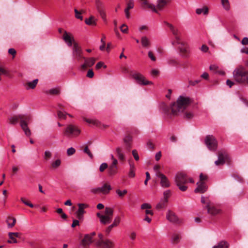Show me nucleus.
<instances>
[{
	"mask_svg": "<svg viewBox=\"0 0 248 248\" xmlns=\"http://www.w3.org/2000/svg\"><path fill=\"white\" fill-rule=\"evenodd\" d=\"M190 103V100L187 97L179 96L176 102L169 106L162 102L160 108L163 112L169 118L172 116L177 115L179 113L184 112Z\"/></svg>",
	"mask_w": 248,
	"mask_h": 248,
	"instance_id": "nucleus-1",
	"label": "nucleus"
},
{
	"mask_svg": "<svg viewBox=\"0 0 248 248\" xmlns=\"http://www.w3.org/2000/svg\"><path fill=\"white\" fill-rule=\"evenodd\" d=\"M31 115L28 114H18L14 115L8 118L9 123L11 124L15 125L18 121L20 122V125L27 136H30L31 132L28 127V123L31 121Z\"/></svg>",
	"mask_w": 248,
	"mask_h": 248,
	"instance_id": "nucleus-2",
	"label": "nucleus"
},
{
	"mask_svg": "<svg viewBox=\"0 0 248 248\" xmlns=\"http://www.w3.org/2000/svg\"><path fill=\"white\" fill-rule=\"evenodd\" d=\"M233 77L234 80L242 84H248V70L244 67L240 65L233 72Z\"/></svg>",
	"mask_w": 248,
	"mask_h": 248,
	"instance_id": "nucleus-3",
	"label": "nucleus"
},
{
	"mask_svg": "<svg viewBox=\"0 0 248 248\" xmlns=\"http://www.w3.org/2000/svg\"><path fill=\"white\" fill-rule=\"evenodd\" d=\"M189 181L191 183H194V180L188 178L186 174L180 172L176 174L175 177V183L179 189L182 191H186L187 189L186 184Z\"/></svg>",
	"mask_w": 248,
	"mask_h": 248,
	"instance_id": "nucleus-4",
	"label": "nucleus"
},
{
	"mask_svg": "<svg viewBox=\"0 0 248 248\" xmlns=\"http://www.w3.org/2000/svg\"><path fill=\"white\" fill-rule=\"evenodd\" d=\"M113 214V210L110 207H106L104 214L102 215L100 213H97L96 215L99 218L101 224L106 225L109 223L112 219Z\"/></svg>",
	"mask_w": 248,
	"mask_h": 248,
	"instance_id": "nucleus-5",
	"label": "nucleus"
},
{
	"mask_svg": "<svg viewBox=\"0 0 248 248\" xmlns=\"http://www.w3.org/2000/svg\"><path fill=\"white\" fill-rule=\"evenodd\" d=\"M81 133L79 128L74 124H70L67 125L63 131V134L68 138H76Z\"/></svg>",
	"mask_w": 248,
	"mask_h": 248,
	"instance_id": "nucleus-6",
	"label": "nucleus"
},
{
	"mask_svg": "<svg viewBox=\"0 0 248 248\" xmlns=\"http://www.w3.org/2000/svg\"><path fill=\"white\" fill-rule=\"evenodd\" d=\"M94 243L99 248H113L114 245L112 241L104 238L101 233L98 234V239L94 240Z\"/></svg>",
	"mask_w": 248,
	"mask_h": 248,
	"instance_id": "nucleus-7",
	"label": "nucleus"
},
{
	"mask_svg": "<svg viewBox=\"0 0 248 248\" xmlns=\"http://www.w3.org/2000/svg\"><path fill=\"white\" fill-rule=\"evenodd\" d=\"M73 57L78 62L84 60L85 57L83 55V51L80 46L76 42L74 43L73 48Z\"/></svg>",
	"mask_w": 248,
	"mask_h": 248,
	"instance_id": "nucleus-8",
	"label": "nucleus"
},
{
	"mask_svg": "<svg viewBox=\"0 0 248 248\" xmlns=\"http://www.w3.org/2000/svg\"><path fill=\"white\" fill-rule=\"evenodd\" d=\"M130 75L139 84L147 85L153 84L152 82L146 79L145 78L139 73H133L131 72Z\"/></svg>",
	"mask_w": 248,
	"mask_h": 248,
	"instance_id": "nucleus-9",
	"label": "nucleus"
},
{
	"mask_svg": "<svg viewBox=\"0 0 248 248\" xmlns=\"http://www.w3.org/2000/svg\"><path fill=\"white\" fill-rule=\"evenodd\" d=\"M95 4L96 10L100 16L105 22H107L106 14L104 3L101 0H95Z\"/></svg>",
	"mask_w": 248,
	"mask_h": 248,
	"instance_id": "nucleus-10",
	"label": "nucleus"
},
{
	"mask_svg": "<svg viewBox=\"0 0 248 248\" xmlns=\"http://www.w3.org/2000/svg\"><path fill=\"white\" fill-rule=\"evenodd\" d=\"M205 143L207 148L211 151H215L217 146V142L215 138L212 135H207L205 139Z\"/></svg>",
	"mask_w": 248,
	"mask_h": 248,
	"instance_id": "nucleus-11",
	"label": "nucleus"
},
{
	"mask_svg": "<svg viewBox=\"0 0 248 248\" xmlns=\"http://www.w3.org/2000/svg\"><path fill=\"white\" fill-rule=\"evenodd\" d=\"M164 23L169 28L170 31L174 37V39L177 40V42L180 43V40H181V32L178 29L167 21H164Z\"/></svg>",
	"mask_w": 248,
	"mask_h": 248,
	"instance_id": "nucleus-12",
	"label": "nucleus"
},
{
	"mask_svg": "<svg viewBox=\"0 0 248 248\" xmlns=\"http://www.w3.org/2000/svg\"><path fill=\"white\" fill-rule=\"evenodd\" d=\"M95 235V232H93L90 234H86L81 241V245L83 248H87L93 242V238Z\"/></svg>",
	"mask_w": 248,
	"mask_h": 248,
	"instance_id": "nucleus-13",
	"label": "nucleus"
},
{
	"mask_svg": "<svg viewBox=\"0 0 248 248\" xmlns=\"http://www.w3.org/2000/svg\"><path fill=\"white\" fill-rule=\"evenodd\" d=\"M156 176L160 179V185L164 188L169 187L170 186V183L167 177L160 172L156 173Z\"/></svg>",
	"mask_w": 248,
	"mask_h": 248,
	"instance_id": "nucleus-14",
	"label": "nucleus"
},
{
	"mask_svg": "<svg viewBox=\"0 0 248 248\" xmlns=\"http://www.w3.org/2000/svg\"><path fill=\"white\" fill-rule=\"evenodd\" d=\"M228 159L227 154L225 153L222 152H219L218 153V160L215 162L216 165L220 166L223 165L226 161Z\"/></svg>",
	"mask_w": 248,
	"mask_h": 248,
	"instance_id": "nucleus-15",
	"label": "nucleus"
},
{
	"mask_svg": "<svg viewBox=\"0 0 248 248\" xmlns=\"http://www.w3.org/2000/svg\"><path fill=\"white\" fill-rule=\"evenodd\" d=\"M208 214L215 216L220 213V210L213 202L210 205H208L206 208Z\"/></svg>",
	"mask_w": 248,
	"mask_h": 248,
	"instance_id": "nucleus-16",
	"label": "nucleus"
},
{
	"mask_svg": "<svg viewBox=\"0 0 248 248\" xmlns=\"http://www.w3.org/2000/svg\"><path fill=\"white\" fill-rule=\"evenodd\" d=\"M95 59L94 58H85L84 63L81 65L80 68L83 70H85L87 67L92 66L95 62Z\"/></svg>",
	"mask_w": 248,
	"mask_h": 248,
	"instance_id": "nucleus-17",
	"label": "nucleus"
},
{
	"mask_svg": "<svg viewBox=\"0 0 248 248\" xmlns=\"http://www.w3.org/2000/svg\"><path fill=\"white\" fill-rule=\"evenodd\" d=\"M167 219L173 223H179L180 222L179 219L176 214L171 211H169L166 215Z\"/></svg>",
	"mask_w": 248,
	"mask_h": 248,
	"instance_id": "nucleus-18",
	"label": "nucleus"
},
{
	"mask_svg": "<svg viewBox=\"0 0 248 248\" xmlns=\"http://www.w3.org/2000/svg\"><path fill=\"white\" fill-rule=\"evenodd\" d=\"M78 209L77 212V217L81 220L83 218V215L85 213L84 209L87 208L88 205L84 203L78 204Z\"/></svg>",
	"mask_w": 248,
	"mask_h": 248,
	"instance_id": "nucleus-19",
	"label": "nucleus"
},
{
	"mask_svg": "<svg viewBox=\"0 0 248 248\" xmlns=\"http://www.w3.org/2000/svg\"><path fill=\"white\" fill-rule=\"evenodd\" d=\"M83 119H84V120L85 122H86L87 123H88L89 124H93L94 125H95V126L99 127L102 129L103 128V129L107 128L108 127V125L102 124L100 123V122H99L97 120L90 119H87L86 118H84Z\"/></svg>",
	"mask_w": 248,
	"mask_h": 248,
	"instance_id": "nucleus-20",
	"label": "nucleus"
},
{
	"mask_svg": "<svg viewBox=\"0 0 248 248\" xmlns=\"http://www.w3.org/2000/svg\"><path fill=\"white\" fill-rule=\"evenodd\" d=\"M118 164L114 161L112 163L108 168V172L109 176H113L117 174L118 172Z\"/></svg>",
	"mask_w": 248,
	"mask_h": 248,
	"instance_id": "nucleus-21",
	"label": "nucleus"
},
{
	"mask_svg": "<svg viewBox=\"0 0 248 248\" xmlns=\"http://www.w3.org/2000/svg\"><path fill=\"white\" fill-rule=\"evenodd\" d=\"M62 39L66 43H67L69 46H71L72 44L75 43L74 38L66 31H63Z\"/></svg>",
	"mask_w": 248,
	"mask_h": 248,
	"instance_id": "nucleus-22",
	"label": "nucleus"
},
{
	"mask_svg": "<svg viewBox=\"0 0 248 248\" xmlns=\"http://www.w3.org/2000/svg\"><path fill=\"white\" fill-rule=\"evenodd\" d=\"M21 233L19 232H10L8 233V236L10 240H8V243H17L16 238H20Z\"/></svg>",
	"mask_w": 248,
	"mask_h": 248,
	"instance_id": "nucleus-23",
	"label": "nucleus"
},
{
	"mask_svg": "<svg viewBox=\"0 0 248 248\" xmlns=\"http://www.w3.org/2000/svg\"><path fill=\"white\" fill-rule=\"evenodd\" d=\"M197 187L195 189L196 193L199 192L200 193H204L207 189V186L205 183H203L201 182H198L197 183Z\"/></svg>",
	"mask_w": 248,
	"mask_h": 248,
	"instance_id": "nucleus-24",
	"label": "nucleus"
},
{
	"mask_svg": "<svg viewBox=\"0 0 248 248\" xmlns=\"http://www.w3.org/2000/svg\"><path fill=\"white\" fill-rule=\"evenodd\" d=\"M141 6L143 8H148L151 9L153 12L157 13V10L156 9L155 5L150 4L148 2V0H141Z\"/></svg>",
	"mask_w": 248,
	"mask_h": 248,
	"instance_id": "nucleus-25",
	"label": "nucleus"
},
{
	"mask_svg": "<svg viewBox=\"0 0 248 248\" xmlns=\"http://www.w3.org/2000/svg\"><path fill=\"white\" fill-rule=\"evenodd\" d=\"M171 2V0H157L156 3V7L157 11L162 10L165 6Z\"/></svg>",
	"mask_w": 248,
	"mask_h": 248,
	"instance_id": "nucleus-26",
	"label": "nucleus"
},
{
	"mask_svg": "<svg viewBox=\"0 0 248 248\" xmlns=\"http://www.w3.org/2000/svg\"><path fill=\"white\" fill-rule=\"evenodd\" d=\"M116 153L117 157L120 161L123 162L125 160V155L123 152V150L120 147H118L116 148Z\"/></svg>",
	"mask_w": 248,
	"mask_h": 248,
	"instance_id": "nucleus-27",
	"label": "nucleus"
},
{
	"mask_svg": "<svg viewBox=\"0 0 248 248\" xmlns=\"http://www.w3.org/2000/svg\"><path fill=\"white\" fill-rule=\"evenodd\" d=\"M141 43L142 46L144 48H148L151 46L150 40L146 36H142L141 38Z\"/></svg>",
	"mask_w": 248,
	"mask_h": 248,
	"instance_id": "nucleus-28",
	"label": "nucleus"
},
{
	"mask_svg": "<svg viewBox=\"0 0 248 248\" xmlns=\"http://www.w3.org/2000/svg\"><path fill=\"white\" fill-rule=\"evenodd\" d=\"M132 140L131 136L128 135H127L124 139V142L125 144L126 148L127 150H129L131 148V142Z\"/></svg>",
	"mask_w": 248,
	"mask_h": 248,
	"instance_id": "nucleus-29",
	"label": "nucleus"
},
{
	"mask_svg": "<svg viewBox=\"0 0 248 248\" xmlns=\"http://www.w3.org/2000/svg\"><path fill=\"white\" fill-rule=\"evenodd\" d=\"M6 221L8 225V228H11L15 225L16 219L14 217L9 216L8 217Z\"/></svg>",
	"mask_w": 248,
	"mask_h": 248,
	"instance_id": "nucleus-30",
	"label": "nucleus"
},
{
	"mask_svg": "<svg viewBox=\"0 0 248 248\" xmlns=\"http://www.w3.org/2000/svg\"><path fill=\"white\" fill-rule=\"evenodd\" d=\"M179 52L181 55L184 58H188L190 53V51L188 50V46L185 47L184 48H180Z\"/></svg>",
	"mask_w": 248,
	"mask_h": 248,
	"instance_id": "nucleus-31",
	"label": "nucleus"
},
{
	"mask_svg": "<svg viewBox=\"0 0 248 248\" xmlns=\"http://www.w3.org/2000/svg\"><path fill=\"white\" fill-rule=\"evenodd\" d=\"M85 22L88 25L95 26L96 25L95 17L93 16H91L89 18L85 19Z\"/></svg>",
	"mask_w": 248,
	"mask_h": 248,
	"instance_id": "nucleus-32",
	"label": "nucleus"
},
{
	"mask_svg": "<svg viewBox=\"0 0 248 248\" xmlns=\"http://www.w3.org/2000/svg\"><path fill=\"white\" fill-rule=\"evenodd\" d=\"M229 247V243L226 241H221L217 244L214 246L213 248H228Z\"/></svg>",
	"mask_w": 248,
	"mask_h": 248,
	"instance_id": "nucleus-33",
	"label": "nucleus"
},
{
	"mask_svg": "<svg viewBox=\"0 0 248 248\" xmlns=\"http://www.w3.org/2000/svg\"><path fill=\"white\" fill-rule=\"evenodd\" d=\"M100 188L102 190L101 193L105 194L108 193L111 189V186L107 183L105 184Z\"/></svg>",
	"mask_w": 248,
	"mask_h": 248,
	"instance_id": "nucleus-34",
	"label": "nucleus"
},
{
	"mask_svg": "<svg viewBox=\"0 0 248 248\" xmlns=\"http://www.w3.org/2000/svg\"><path fill=\"white\" fill-rule=\"evenodd\" d=\"M194 113L189 110H186L184 113V118L186 120H190L194 117Z\"/></svg>",
	"mask_w": 248,
	"mask_h": 248,
	"instance_id": "nucleus-35",
	"label": "nucleus"
},
{
	"mask_svg": "<svg viewBox=\"0 0 248 248\" xmlns=\"http://www.w3.org/2000/svg\"><path fill=\"white\" fill-rule=\"evenodd\" d=\"M167 202H166V201H164L163 200H162L156 206V208L160 210L167 206Z\"/></svg>",
	"mask_w": 248,
	"mask_h": 248,
	"instance_id": "nucleus-36",
	"label": "nucleus"
},
{
	"mask_svg": "<svg viewBox=\"0 0 248 248\" xmlns=\"http://www.w3.org/2000/svg\"><path fill=\"white\" fill-rule=\"evenodd\" d=\"M81 149L83 151L84 153L87 154L91 158H93V155L90 151L87 145H83L81 147Z\"/></svg>",
	"mask_w": 248,
	"mask_h": 248,
	"instance_id": "nucleus-37",
	"label": "nucleus"
},
{
	"mask_svg": "<svg viewBox=\"0 0 248 248\" xmlns=\"http://www.w3.org/2000/svg\"><path fill=\"white\" fill-rule=\"evenodd\" d=\"M196 13L198 15H200L202 13L204 15H207L208 13V8L206 6H204L203 8H198L196 9Z\"/></svg>",
	"mask_w": 248,
	"mask_h": 248,
	"instance_id": "nucleus-38",
	"label": "nucleus"
},
{
	"mask_svg": "<svg viewBox=\"0 0 248 248\" xmlns=\"http://www.w3.org/2000/svg\"><path fill=\"white\" fill-rule=\"evenodd\" d=\"M38 80L37 79L33 80L31 82H28L26 83V85L28 86V87L27 88V89H34L37 83H38Z\"/></svg>",
	"mask_w": 248,
	"mask_h": 248,
	"instance_id": "nucleus-39",
	"label": "nucleus"
},
{
	"mask_svg": "<svg viewBox=\"0 0 248 248\" xmlns=\"http://www.w3.org/2000/svg\"><path fill=\"white\" fill-rule=\"evenodd\" d=\"M222 5L226 10L230 9V3L228 0H221Z\"/></svg>",
	"mask_w": 248,
	"mask_h": 248,
	"instance_id": "nucleus-40",
	"label": "nucleus"
},
{
	"mask_svg": "<svg viewBox=\"0 0 248 248\" xmlns=\"http://www.w3.org/2000/svg\"><path fill=\"white\" fill-rule=\"evenodd\" d=\"M116 193L118 195L119 197L121 198H122L124 197V196L127 193V190L126 189H124L123 191L120 189H117L116 190Z\"/></svg>",
	"mask_w": 248,
	"mask_h": 248,
	"instance_id": "nucleus-41",
	"label": "nucleus"
},
{
	"mask_svg": "<svg viewBox=\"0 0 248 248\" xmlns=\"http://www.w3.org/2000/svg\"><path fill=\"white\" fill-rule=\"evenodd\" d=\"M201 202L202 203L205 204V208L206 209L207 208L208 205H210L212 202L210 201V200L207 198H205L204 197H202L201 198Z\"/></svg>",
	"mask_w": 248,
	"mask_h": 248,
	"instance_id": "nucleus-42",
	"label": "nucleus"
},
{
	"mask_svg": "<svg viewBox=\"0 0 248 248\" xmlns=\"http://www.w3.org/2000/svg\"><path fill=\"white\" fill-rule=\"evenodd\" d=\"M74 12L75 14V17L77 19H80V20H83V16H81L82 12L78 11L77 9H74Z\"/></svg>",
	"mask_w": 248,
	"mask_h": 248,
	"instance_id": "nucleus-43",
	"label": "nucleus"
},
{
	"mask_svg": "<svg viewBox=\"0 0 248 248\" xmlns=\"http://www.w3.org/2000/svg\"><path fill=\"white\" fill-rule=\"evenodd\" d=\"M171 191L170 190L165 191L163 193V200L166 201V202H168V199L170 196Z\"/></svg>",
	"mask_w": 248,
	"mask_h": 248,
	"instance_id": "nucleus-44",
	"label": "nucleus"
},
{
	"mask_svg": "<svg viewBox=\"0 0 248 248\" xmlns=\"http://www.w3.org/2000/svg\"><path fill=\"white\" fill-rule=\"evenodd\" d=\"M180 239V237L178 234H174L172 237V243L173 244H177L178 243Z\"/></svg>",
	"mask_w": 248,
	"mask_h": 248,
	"instance_id": "nucleus-45",
	"label": "nucleus"
},
{
	"mask_svg": "<svg viewBox=\"0 0 248 248\" xmlns=\"http://www.w3.org/2000/svg\"><path fill=\"white\" fill-rule=\"evenodd\" d=\"M207 179L208 176L207 175L201 173L200 175V180L199 182H202L203 183H205V181L207 180Z\"/></svg>",
	"mask_w": 248,
	"mask_h": 248,
	"instance_id": "nucleus-46",
	"label": "nucleus"
},
{
	"mask_svg": "<svg viewBox=\"0 0 248 248\" xmlns=\"http://www.w3.org/2000/svg\"><path fill=\"white\" fill-rule=\"evenodd\" d=\"M61 163V160L60 159H57L55 161L52 162L51 166L53 168L56 169L60 166Z\"/></svg>",
	"mask_w": 248,
	"mask_h": 248,
	"instance_id": "nucleus-47",
	"label": "nucleus"
},
{
	"mask_svg": "<svg viewBox=\"0 0 248 248\" xmlns=\"http://www.w3.org/2000/svg\"><path fill=\"white\" fill-rule=\"evenodd\" d=\"M134 7V1L133 0H130L127 3V6L125 10L129 11Z\"/></svg>",
	"mask_w": 248,
	"mask_h": 248,
	"instance_id": "nucleus-48",
	"label": "nucleus"
},
{
	"mask_svg": "<svg viewBox=\"0 0 248 248\" xmlns=\"http://www.w3.org/2000/svg\"><path fill=\"white\" fill-rule=\"evenodd\" d=\"M57 114H58V117L60 119H65L66 118V113L65 112L64 113V112H63L61 110H58L57 111Z\"/></svg>",
	"mask_w": 248,
	"mask_h": 248,
	"instance_id": "nucleus-49",
	"label": "nucleus"
},
{
	"mask_svg": "<svg viewBox=\"0 0 248 248\" xmlns=\"http://www.w3.org/2000/svg\"><path fill=\"white\" fill-rule=\"evenodd\" d=\"M108 168V165L106 163H102L99 167V171L100 172H103L106 169Z\"/></svg>",
	"mask_w": 248,
	"mask_h": 248,
	"instance_id": "nucleus-50",
	"label": "nucleus"
},
{
	"mask_svg": "<svg viewBox=\"0 0 248 248\" xmlns=\"http://www.w3.org/2000/svg\"><path fill=\"white\" fill-rule=\"evenodd\" d=\"M47 93L52 95H56L59 94L60 91L57 89H52L49 90Z\"/></svg>",
	"mask_w": 248,
	"mask_h": 248,
	"instance_id": "nucleus-51",
	"label": "nucleus"
},
{
	"mask_svg": "<svg viewBox=\"0 0 248 248\" xmlns=\"http://www.w3.org/2000/svg\"><path fill=\"white\" fill-rule=\"evenodd\" d=\"M148 57L153 62L156 61V57L154 55V54L153 51H149L148 53Z\"/></svg>",
	"mask_w": 248,
	"mask_h": 248,
	"instance_id": "nucleus-52",
	"label": "nucleus"
},
{
	"mask_svg": "<svg viewBox=\"0 0 248 248\" xmlns=\"http://www.w3.org/2000/svg\"><path fill=\"white\" fill-rule=\"evenodd\" d=\"M75 152L76 150L73 147L69 148L67 150V154L68 156H71L74 155Z\"/></svg>",
	"mask_w": 248,
	"mask_h": 248,
	"instance_id": "nucleus-53",
	"label": "nucleus"
},
{
	"mask_svg": "<svg viewBox=\"0 0 248 248\" xmlns=\"http://www.w3.org/2000/svg\"><path fill=\"white\" fill-rule=\"evenodd\" d=\"M120 29H121V31L123 32V33H127L128 32V27L125 24H124L122 25V26L120 28Z\"/></svg>",
	"mask_w": 248,
	"mask_h": 248,
	"instance_id": "nucleus-54",
	"label": "nucleus"
},
{
	"mask_svg": "<svg viewBox=\"0 0 248 248\" xmlns=\"http://www.w3.org/2000/svg\"><path fill=\"white\" fill-rule=\"evenodd\" d=\"M120 222V217H117L115 218L113 223L111 224L114 227H116Z\"/></svg>",
	"mask_w": 248,
	"mask_h": 248,
	"instance_id": "nucleus-55",
	"label": "nucleus"
},
{
	"mask_svg": "<svg viewBox=\"0 0 248 248\" xmlns=\"http://www.w3.org/2000/svg\"><path fill=\"white\" fill-rule=\"evenodd\" d=\"M132 155L136 161H138L140 159L138 152L136 150H133L132 151Z\"/></svg>",
	"mask_w": 248,
	"mask_h": 248,
	"instance_id": "nucleus-56",
	"label": "nucleus"
},
{
	"mask_svg": "<svg viewBox=\"0 0 248 248\" xmlns=\"http://www.w3.org/2000/svg\"><path fill=\"white\" fill-rule=\"evenodd\" d=\"M151 207V205L147 203H143L141 205V208L143 210L150 209Z\"/></svg>",
	"mask_w": 248,
	"mask_h": 248,
	"instance_id": "nucleus-57",
	"label": "nucleus"
},
{
	"mask_svg": "<svg viewBox=\"0 0 248 248\" xmlns=\"http://www.w3.org/2000/svg\"><path fill=\"white\" fill-rule=\"evenodd\" d=\"M210 70L214 72L217 73L218 70V67L215 64H212L210 66Z\"/></svg>",
	"mask_w": 248,
	"mask_h": 248,
	"instance_id": "nucleus-58",
	"label": "nucleus"
},
{
	"mask_svg": "<svg viewBox=\"0 0 248 248\" xmlns=\"http://www.w3.org/2000/svg\"><path fill=\"white\" fill-rule=\"evenodd\" d=\"M102 67H103L104 68H106L107 67V66L106 65H104V62H98L95 66V68L96 69H99Z\"/></svg>",
	"mask_w": 248,
	"mask_h": 248,
	"instance_id": "nucleus-59",
	"label": "nucleus"
},
{
	"mask_svg": "<svg viewBox=\"0 0 248 248\" xmlns=\"http://www.w3.org/2000/svg\"><path fill=\"white\" fill-rule=\"evenodd\" d=\"M180 43H178V45H180L178 47L179 51L180 50V48H181L188 46V45L184 42H182L181 40H180Z\"/></svg>",
	"mask_w": 248,
	"mask_h": 248,
	"instance_id": "nucleus-60",
	"label": "nucleus"
},
{
	"mask_svg": "<svg viewBox=\"0 0 248 248\" xmlns=\"http://www.w3.org/2000/svg\"><path fill=\"white\" fill-rule=\"evenodd\" d=\"M200 81V80H195L194 81L189 80L188 81V86H195L196 84H198Z\"/></svg>",
	"mask_w": 248,
	"mask_h": 248,
	"instance_id": "nucleus-61",
	"label": "nucleus"
},
{
	"mask_svg": "<svg viewBox=\"0 0 248 248\" xmlns=\"http://www.w3.org/2000/svg\"><path fill=\"white\" fill-rule=\"evenodd\" d=\"M101 189L100 187H97L95 188H93L91 189V192L94 194H98L99 193H101Z\"/></svg>",
	"mask_w": 248,
	"mask_h": 248,
	"instance_id": "nucleus-62",
	"label": "nucleus"
},
{
	"mask_svg": "<svg viewBox=\"0 0 248 248\" xmlns=\"http://www.w3.org/2000/svg\"><path fill=\"white\" fill-rule=\"evenodd\" d=\"M94 76V73L92 69H90L87 73V77L89 78H92Z\"/></svg>",
	"mask_w": 248,
	"mask_h": 248,
	"instance_id": "nucleus-63",
	"label": "nucleus"
},
{
	"mask_svg": "<svg viewBox=\"0 0 248 248\" xmlns=\"http://www.w3.org/2000/svg\"><path fill=\"white\" fill-rule=\"evenodd\" d=\"M135 176V170H129V171L128 173V176L130 178H133Z\"/></svg>",
	"mask_w": 248,
	"mask_h": 248,
	"instance_id": "nucleus-64",
	"label": "nucleus"
}]
</instances>
